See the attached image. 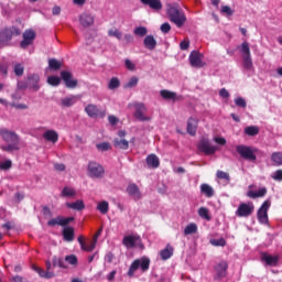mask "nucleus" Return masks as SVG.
I'll return each mask as SVG.
<instances>
[{"mask_svg": "<svg viewBox=\"0 0 282 282\" xmlns=\"http://www.w3.org/2000/svg\"><path fill=\"white\" fill-rule=\"evenodd\" d=\"M0 135L7 145H2V151L7 153H12V151H19V135L13 131L0 130Z\"/></svg>", "mask_w": 282, "mask_h": 282, "instance_id": "obj_1", "label": "nucleus"}, {"mask_svg": "<svg viewBox=\"0 0 282 282\" xmlns=\"http://www.w3.org/2000/svg\"><path fill=\"white\" fill-rule=\"evenodd\" d=\"M167 15L171 23H175L176 28H184V23H186V14L180 9V6L167 4Z\"/></svg>", "mask_w": 282, "mask_h": 282, "instance_id": "obj_2", "label": "nucleus"}, {"mask_svg": "<svg viewBox=\"0 0 282 282\" xmlns=\"http://www.w3.org/2000/svg\"><path fill=\"white\" fill-rule=\"evenodd\" d=\"M14 36H21V29L14 25L3 28L0 30V45L2 47L10 45V41H12Z\"/></svg>", "mask_w": 282, "mask_h": 282, "instance_id": "obj_3", "label": "nucleus"}, {"mask_svg": "<svg viewBox=\"0 0 282 282\" xmlns=\"http://www.w3.org/2000/svg\"><path fill=\"white\" fill-rule=\"evenodd\" d=\"M87 173L91 180H102L105 177V166L96 161H90L87 166Z\"/></svg>", "mask_w": 282, "mask_h": 282, "instance_id": "obj_4", "label": "nucleus"}, {"mask_svg": "<svg viewBox=\"0 0 282 282\" xmlns=\"http://www.w3.org/2000/svg\"><path fill=\"white\" fill-rule=\"evenodd\" d=\"M241 52L243 67L248 72H251V69H254V66L252 64V56L250 55V44L248 42H243L241 44Z\"/></svg>", "mask_w": 282, "mask_h": 282, "instance_id": "obj_5", "label": "nucleus"}, {"mask_svg": "<svg viewBox=\"0 0 282 282\" xmlns=\"http://www.w3.org/2000/svg\"><path fill=\"white\" fill-rule=\"evenodd\" d=\"M236 151L240 158H242V160H247L248 162H257V155L254 154L252 148L240 144L236 147Z\"/></svg>", "mask_w": 282, "mask_h": 282, "instance_id": "obj_6", "label": "nucleus"}, {"mask_svg": "<svg viewBox=\"0 0 282 282\" xmlns=\"http://www.w3.org/2000/svg\"><path fill=\"white\" fill-rule=\"evenodd\" d=\"M254 213V204L252 202L249 203H240L238 209L236 210V217H250Z\"/></svg>", "mask_w": 282, "mask_h": 282, "instance_id": "obj_7", "label": "nucleus"}, {"mask_svg": "<svg viewBox=\"0 0 282 282\" xmlns=\"http://www.w3.org/2000/svg\"><path fill=\"white\" fill-rule=\"evenodd\" d=\"M271 203L270 200H264L261 205V207L257 212V217L259 224H262L263 226L268 225V210H270Z\"/></svg>", "mask_w": 282, "mask_h": 282, "instance_id": "obj_8", "label": "nucleus"}, {"mask_svg": "<svg viewBox=\"0 0 282 282\" xmlns=\"http://www.w3.org/2000/svg\"><path fill=\"white\" fill-rule=\"evenodd\" d=\"M198 151L205 153V155H214L217 152V147L213 145L210 141L206 138H203L197 145Z\"/></svg>", "mask_w": 282, "mask_h": 282, "instance_id": "obj_9", "label": "nucleus"}, {"mask_svg": "<svg viewBox=\"0 0 282 282\" xmlns=\"http://www.w3.org/2000/svg\"><path fill=\"white\" fill-rule=\"evenodd\" d=\"M61 78L66 85L67 89H76V87H78V79L74 78L72 72L62 70Z\"/></svg>", "mask_w": 282, "mask_h": 282, "instance_id": "obj_10", "label": "nucleus"}, {"mask_svg": "<svg viewBox=\"0 0 282 282\" xmlns=\"http://www.w3.org/2000/svg\"><path fill=\"white\" fill-rule=\"evenodd\" d=\"M216 275L214 276L215 281H221L223 279H226L228 275V262L226 261H220L217 263L214 268Z\"/></svg>", "mask_w": 282, "mask_h": 282, "instance_id": "obj_11", "label": "nucleus"}, {"mask_svg": "<svg viewBox=\"0 0 282 282\" xmlns=\"http://www.w3.org/2000/svg\"><path fill=\"white\" fill-rule=\"evenodd\" d=\"M34 39H36V32L33 30H26L22 34V41L20 42V47L25 50V47H30L32 43H34Z\"/></svg>", "mask_w": 282, "mask_h": 282, "instance_id": "obj_12", "label": "nucleus"}, {"mask_svg": "<svg viewBox=\"0 0 282 282\" xmlns=\"http://www.w3.org/2000/svg\"><path fill=\"white\" fill-rule=\"evenodd\" d=\"M134 111V118L140 122H149L151 121V117L144 116L147 113V106L144 104H137Z\"/></svg>", "mask_w": 282, "mask_h": 282, "instance_id": "obj_13", "label": "nucleus"}, {"mask_svg": "<svg viewBox=\"0 0 282 282\" xmlns=\"http://www.w3.org/2000/svg\"><path fill=\"white\" fill-rule=\"evenodd\" d=\"M204 61V54L199 53V51H193L189 54V63L192 65V67H204V65H206V63L203 62Z\"/></svg>", "mask_w": 282, "mask_h": 282, "instance_id": "obj_14", "label": "nucleus"}, {"mask_svg": "<svg viewBox=\"0 0 282 282\" xmlns=\"http://www.w3.org/2000/svg\"><path fill=\"white\" fill-rule=\"evenodd\" d=\"M74 221V217H62L57 216L56 218H53L47 221V226L54 227V226H69Z\"/></svg>", "mask_w": 282, "mask_h": 282, "instance_id": "obj_15", "label": "nucleus"}, {"mask_svg": "<svg viewBox=\"0 0 282 282\" xmlns=\"http://www.w3.org/2000/svg\"><path fill=\"white\" fill-rule=\"evenodd\" d=\"M126 191L130 197H133L134 202L142 199V193L135 183L129 184Z\"/></svg>", "mask_w": 282, "mask_h": 282, "instance_id": "obj_16", "label": "nucleus"}, {"mask_svg": "<svg viewBox=\"0 0 282 282\" xmlns=\"http://www.w3.org/2000/svg\"><path fill=\"white\" fill-rule=\"evenodd\" d=\"M85 112L89 118H98L101 116V118L105 116V112H100V109H98V106L94 104H89L85 107Z\"/></svg>", "mask_w": 282, "mask_h": 282, "instance_id": "obj_17", "label": "nucleus"}, {"mask_svg": "<svg viewBox=\"0 0 282 282\" xmlns=\"http://www.w3.org/2000/svg\"><path fill=\"white\" fill-rule=\"evenodd\" d=\"M160 96L163 98V100H172L173 102L182 100V96H177V93L171 91L169 89H162L160 91Z\"/></svg>", "mask_w": 282, "mask_h": 282, "instance_id": "obj_18", "label": "nucleus"}, {"mask_svg": "<svg viewBox=\"0 0 282 282\" xmlns=\"http://www.w3.org/2000/svg\"><path fill=\"white\" fill-rule=\"evenodd\" d=\"M43 138L47 142H53V144H56V142H58V132H56L55 130H46L43 133Z\"/></svg>", "mask_w": 282, "mask_h": 282, "instance_id": "obj_19", "label": "nucleus"}, {"mask_svg": "<svg viewBox=\"0 0 282 282\" xmlns=\"http://www.w3.org/2000/svg\"><path fill=\"white\" fill-rule=\"evenodd\" d=\"M79 22L83 28H91V25H94V17L83 13L79 18Z\"/></svg>", "mask_w": 282, "mask_h": 282, "instance_id": "obj_20", "label": "nucleus"}, {"mask_svg": "<svg viewBox=\"0 0 282 282\" xmlns=\"http://www.w3.org/2000/svg\"><path fill=\"white\" fill-rule=\"evenodd\" d=\"M197 119L191 117L188 120H187V133L189 135H195V133H197Z\"/></svg>", "mask_w": 282, "mask_h": 282, "instance_id": "obj_21", "label": "nucleus"}, {"mask_svg": "<svg viewBox=\"0 0 282 282\" xmlns=\"http://www.w3.org/2000/svg\"><path fill=\"white\" fill-rule=\"evenodd\" d=\"M200 193L208 198L215 197V189L213 188V186L208 185L207 183H203L200 185Z\"/></svg>", "mask_w": 282, "mask_h": 282, "instance_id": "obj_22", "label": "nucleus"}, {"mask_svg": "<svg viewBox=\"0 0 282 282\" xmlns=\"http://www.w3.org/2000/svg\"><path fill=\"white\" fill-rule=\"evenodd\" d=\"M268 195V188L261 187L258 192L249 191L247 193V197H250L251 199H257L258 197H265Z\"/></svg>", "mask_w": 282, "mask_h": 282, "instance_id": "obj_23", "label": "nucleus"}, {"mask_svg": "<svg viewBox=\"0 0 282 282\" xmlns=\"http://www.w3.org/2000/svg\"><path fill=\"white\" fill-rule=\"evenodd\" d=\"M143 45L144 47H147V50H155V47L158 46V41H155V37L153 35H147L143 41Z\"/></svg>", "mask_w": 282, "mask_h": 282, "instance_id": "obj_24", "label": "nucleus"}, {"mask_svg": "<svg viewBox=\"0 0 282 282\" xmlns=\"http://www.w3.org/2000/svg\"><path fill=\"white\" fill-rule=\"evenodd\" d=\"M143 6H149L151 10H162V1L160 0H140Z\"/></svg>", "mask_w": 282, "mask_h": 282, "instance_id": "obj_25", "label": "nucleus"}, {"mask_svg": "<svg viewBox=\"0 0 282 282\" xmlns=\"http://www.w3.org/2000/svg\"><path fill=\"white\" fill-rule=\"evenodd\" d=\"M77 241L82 248V250H84L85 252H93V250L96 249V241H91V247H87V245H85V237L79 236L77 238Z\"/></svg>", "mask_w": 282, "mask_h": 282, "instance_id": "obj_26", "label": "nucleus"}, {"mask_svg": "<svg viewBox=\"0 0 282 282\" xmlns=\"http://www.w3.org/2000/svg\"><path fill=\"white\" fill-rule=\"evenodd\" d=\"M147 164L150 169H158L160 166V159L155 154L147 156Z\"/></svg>", "mask_w": 282, "mask_h": 282, "instance_id": "obj_27", "label": "nucleus"}, {"mask_svg": "<svg viewBox=\"0 0 282 282\" xmlns=\"http://www.w3.org/2000/svg\"><path fill=\"white\" fill-rule=\"evenodd\" d=\"M140 239L137 236H124L122 239V243L126 248H135V241Z\"/></svg>", "mask_w": 282, "mask_h": 282, "instance_id": "obj_28", "label": "nucleus"}, {"mask_svg": "<svg viewBox=\"0 0 282 282\" xmlns=\"http://www.w3.org/2000/svg\"><path fill=\"white\" fill-rule=\"evenodd\" d=\"M261 259H262V261H264V263L267 265H273L274 267L279 263V257H276V256H270L268 253H263Z\"/></svg>", "mask_w": 282, "mask_h": 282, "instance_id": "obj_29", "label": "nucleus"}, {"mask_svg": "<svg viewBox=\"0 0 282 282\" xmlns=\"http://www.w3.org/2000/svg\"><path fill=\"white\" fill-rule=\"evenodd\" d=\"M113 147L115 149H121L122 151H127V149H129V141H127V139L116 138L113 140Z\"/></svg>", "mask_w": 282, "mask_h": 282, "instance_id": "obj_30", "label": "nucleus"}, {"mask_svg": "<svg viewBox=\"0 0 282 282\" xmlns=\"http://www.w3.org/2000/svg\"><path fill=\"white\" fill-rule=\"evenodd\" d=\"M74 237H75V234H74L73 227H65L63 229L64 241L72 242V241H74Z\"/></svg>", "mask_w": 282, "mask_h": 282, "instance_id": "obj_31", "label": "nucleus"}, {"mask_svg": "<svg viewBox=\"0 0 282 282\" xmlns=\"http://www.w3.org/2000/svg\"><path fill=\"white\" fill-rule=\"evenodd\" d=\"M33 270L35 272H37V274H40V276H42V279H52L54 278V272L52 271H45L43 269H41L40 267L33 265Z\"/></svg>", "mask_w": 282, "mask_h": 282, "instance_id": "obj_32", "label": "nucleus"}, {"mask_svg": "<svg viewBox=\"0 0 282 282\" xmlns=\"http://www.w3.org/2000/svg\"><path fill=\"white\" fill-rule=\"evenodd\" d=\"M173 247H171V245H167L166 248L161 250L160 252L161 259L163 261L171 259V257L173 256Z\"/></svg>", "mask_w": 282, "mask_h": 282, "instance_id": "obj_33", "label": "nucleus"}, {"mask_svg": "<svg viewBox=\"0 0 282 282\" xmlns=\"http://www.w3.org/2000/svg\"><path fill=\"white\" fill-rule=\"evenodd\" d=\"M39 80H41L39 75H31L29 77V83H30L31 88H33V91H39V89H40Z\"/></svg>", "mask_w": 282, "mask_h": 282, "instance_id": "obj_34", "label": "nucleus"}, {"mask_svg": "<svg viewBox=\"0 0 282 282\" xmlns=\"http://www.w3.org/2000/svg\"><path fill=\"white\" fill-rule=\"evenodd\" d=\"M67 208H72V210H83L85 208V203L80 199L75 203H67Z\"/></svg>", "mask_w": 282, "mask_h": 282, "instance_id": "obj_35", "label": "nucleus"}, {"mask_svg": "<svg viewBox=\"0 0 282 282\" xmlns=\"http://www.w3.org/2000/svg\"><path fill=\"white\" fill-rule=\"evenodd\" d=\"M62 107H74L76 105V96L65 97L61 100Z\"/></svg>", "mask_w": 282, "mask_h": 282, "instance_id": "obj_36", "label": "nucleus"}, {"mask_svg": "<svg viewBox=\"0 0 282 282\" xmlns=\"http://www.w3.org/2000/svg\"><path fill=\"white\" fill-rule=\"evenodd\" d=\"M140 269V259L134 260L128 271V276H133L135 274V271Z\"/></svg>", "mask_w": 282, "mask_h": 282, "instance_id": "obj_37", "label": "nucleus"}, {"mask_svg": "<svg viewBox=\"0 0 282 282\" xmlns=\"http://www.w3.org/2000/svg\"><path fill=\"white\" fill-rule=\"evenodd\" d=\"M61 197H76V189L65 186L62 191Z\"/></svg>", "mask_w": 282, "mask_h": 282, "instance_id": "obj_38", "label": "nucleus"}, {"mask_svg": "<svg viewBox=\"0 0 282 282\" xmlns=\"http://www.w3.org/2000/svg\"><path fill=\"white\" fill-rule=\"evenodd\" d=\"M52 261L54 268H63L66 270L67 264H65V261L62 258L54 256Z\"/></svg>", "mask_w": 282, "mask_h": 282, "instance_id": "obj_39", "label": "nucleus"}, {"mask_svg": "<svg viewBox=\"0 0 282 282\" xmlns=\"http://www.w3.org/2000/svg\"><path fill=\"white\" fill-rule=\"evenodd\" d=\"M245 133H246V135H250V137L259 135V127L249 126V127L245 128Z\"/></svg>", "mask_w": 282, "mask_h": 282, "instance_id": "obj_40", "label": "nucleus"}, {"mask_svg": "<svg viewBox=\"0 0 282 282\" xmlns=\"http://www.w3.org/2000/svg\"><path fill=\"white\" fill-rule=\"evenodd\" d=\"M97 210H99L101 215H107V213H109V203L106 200H102L97 205Z\"/></svg>", "mask_w": 282, "mask_h": 282, "instance_id": "obj_41", "label": "nucleus"}, {"mask_svg": "<svg viewBox=\"0 0 282 282\" xmlns=\"http://www.w3.org/2000/svg\"><path fill=\"white\" fill-rule=\"evenodd\" d=\"M271 160L275 166H282V153L281 152L272 153Z\"/></svg>", "mask_w": 282, "mask_h": 282, "instance_id": "obj_42", "label": "nucleus"}, {"mask_svg": "<svg viewBox=\"0 0 282 282\" xmlns=\"http://www.w3.org/2000/svg\"><path fill=\"white\" fill-rule=\"evenodd\" d=\"M48 67L50 69H53V72H58V69H61V62H58L56 58H50Z\"/></svg>", "mask_w": 282, "mask_h": 282, "instance_id": "obj_43", "label": "nucleus"}, {"mask_svg": "<svg viewBox=\"0 0 282 282\" xmlns=\"http://www.w3.org/2000/svg\"><path fill=\"white\" fill-rule=\"evenodd\" d=\"M195 232H197V225L195 223L187 225L184 229V235H195Z\"/></svg>", "mask_w": 282, "mask_h": 282, "instance_id": "obj_44", "label": "nucleus"}, {"mask_svg": "<svg viewBox=\"0 0 282 282\" xmlns=\"http://www.w3.org/2000/svg\"><path fill=\"white\" fill-rule=\"evenodd\" d=\"M151 265V260L149 258H142L140 260V268L142 270V272H147V270H149Z\"/></svg>", "mask_w": 282, "mask_h": 282, "instance_id": "obj_45", "label": "nucleus"}, {"mask_svg": "<svg viewBox=\"0 0 282 282\" xmlns=\"http://www.w3.org/2000/svg\"><path fill=\"white\" fill-rule=\"evenodd\" d=\"M47 83L52 87H58L61 85V77H58V76H50L47 78Z\"/></svg>", "mask_w": 282, "mask_h": 282, "instance_id": "obj_46", "label": "nucleus"}, {"mask_svg": "<svg viewBox=\"0 0 282 282\" xmlns=\"http://www.w3.org/2000/svg\"><path fill=\"white\" fill-rule=\"evenodd\" d=\"M134 34H135V36H147V34H148V30H147V26H138V28H135L134 29Z\"/></svg>", "mask_w": 282, "mask_h": 282, "instance_id": "obj_47", "label": "nucleus"}, {"mask_svg": "<svg viewBox=\"0 0 282 282\" xmlns=\"http://www.w3.org/2000/svg\"><path fill=\"white\" fill-rule=\"evenodd\" d=\"M198 215L199 217H202L203 219H206L207 221H210V215H208V208L206 207H200L198 209Z\"/></svg>", "mask_w": 282, "mask_h": 282, "instance_id": "obj_48", "label": "nucleus"}, {"mask_svg": "<svg viewBox=\"0 0 282 282\" xmlns=\"http://www.w3.org/2000/svg\"><path fill=\"white\" fill-rule=\"evenodd\" d=\"M65 261L69 265H78V257H76L75 254L66 256Z\"/></svg>", "mask_w": 282, "mask_h": 282, "instance_id": "obj_49", "label": "nucleus"}, {"mask_svg": "<svg viewBox=\"0 0 282 282\" xmlns=\"http://www.w3.org/2000/svg\"><path fill=\"white\" fill-rule=\"evenodd\" d=\"M120 87V79L112 77L108 84V89H118Z\"/></svg>", "mask_w": 282, "mask_h": 282, "instance_id": "obj_50", "label": "nucleus"}, {"mask_svg": "<svg viewBox=\"0 0 282 282\" xmlns=\"http://www.w3.org/2000/svg\"><path fill=\"white\" fill-rule=\"evenodd\" d=\"M216 176L218 180H226V182H230V174H228V172L218 170Z\"/></svg>", "mask_w": 282, "mask_h": 282, "instance_id": "obj_51", "label": "nucleus"}, {"mask_svg": "<svg viewBox=\"0 0 282 282\" xmlns=\"http://www.w3.org/2000/svg\"><path fill=\"white\" fill-rule=\"evenodd\" d=\"M210 243H212V246L224 248L226 246V239H224V238L212 239Z\"/></svg>", "mask_w": 282, "mask_h": 282, "instance_id": "obj_52", "label": "nucleus"}, {"mask_svg": "<svg viewBox=\"0 0 282 282\" xmlns=\"http://www.w3.org/2000/svg\"><path fill=\"white\" fill-rule=\"evenodd\" d=\"M108 35L113 36L115 39H118V41L122 40V32H120V30L118 29L109 30Z\"/></svg>", "mask_w": 282, "mask_h": 282, "instance_id": "obj_53", "label": "nucleus"}, {"mask_svg": "<svg viewBox=\"0 0 282 282\" xmlns=\"http://www.w3.org/2000/svg\"><path fill=\"white\" fill-rule=\"evenodd\" d=\"M236 107H241L242 109H246L248 107V102H246V99L243 97H237L235 99Z\"/></svg>", "mask_w": 282, "mask_h": 282, "instance_id": "obj_54", "label": "nucleus"}, {"mask_svg": "<svg viewBox=\"0 0 282 282\" xmlns=\"http://www.w3.org/2000/svg\"><path fill=\"white\" fill-rule=\"evenodd\" d=\"M12 169V161L6 160L4 162L0 163V171H10Z\"/></svg>", "mask_w": 282, "mask_h": 282, "instance_id": "obj_55", "label": "nucleus"}, {"mask_svg": "<svg viewBox=\"0 0 282 282\" xmlns=\"http://www.w3.org/2000/svg\"><path fill=\"white\" fill-rule=\"evenodd\" d=\"M139 78L138 77H131L129 79V82L126 84V87H128L129 89L133 88V87H137L138 86V83H139Z\"/></svg>", "mask_w": 282, "mask_h": 282, "instance_id": "obj_56", "label": "nucleus"}, {"mask_svg": "<svg viewBox=\"0 0 282 282\" xmlns=\"http://www.w3.org/2000/svg\"><path fill=\"white\" fill-rule=\"evenodd\" d=\"M96 148L99 150V151H109V149H111V144H109L108 142H102V143H98L96 145Z\"/></svg>", "mask_w": 282, "mask_h": 282, "instance_id": "obj_57", "label": "nucleus"}, {"mask_svg": "<svg viewBox=\"0 0 282 282\" xmlns=\"http://www.w3.org/2000/svg\"><path fill=\"white\" fill-rule=\"evenodd\" d=\"M124 65H126L127 69H129V72H135V64H133V62H131V59L127 58L124 61Z\"/></svg>", "mask_w": 282, "mask_h": 282, "instance_id": "obj_58", "label": "nucleus"}, {"mask_svg": "<svg viewBox=\"0 0 282 282\" xmlns=\"http://www.w3.org/2000/svg\"><path fill=\"white\" fill-rule=\"evenodd\" d=\"M272 180L275 182H282V170H278L272 174Z\"/></svg>", "mask_w": 282, "mask_h": 282, "instance_id": "obj_59", "label": "nucleus"}, {"mask_svg": "<svg viewBox=\"0 0 282 282\" xmlns=\"http://www.w3.org/2000/svg\"><path fill=\"white\" fill-rule=\"evenodd\" d=\"M24 72L23 65L21 64H15L14 66V74L15 76H21Z\"/></svg>", "mask_w": 282, "mask_h": 282, "instance_id": "obj_60", "label": "nucleus"}, {"mask_svg": "<svg viewBox=\"0 0 282 282\" xmlns=\"http://www.w3.org/2000/svg\"><path fill=\"white\" fill-rule=\"evenodd\" d=\"M161 32L163 34H169L171 32V24L169 22H165L161 25Z\"/></svg>", "mask_w": 282, "mask_h": 282, "instance_id": "obj_61", "label": "nucleus"}, {"mask_svg": "<svg viewBox=\"0 0 282 282\" xmlns=\"http://www.w3.org/2000/svg\"><path fill=\"white\" fill-rule=\"evenodd\" d=\"M221 12L224 14H227L228 17H232V14H234L232 9L230 7H228V6H223L221 7Z\"/></svg>", "mask_w": 282, "mask_h": 282, "instance_id": "obj_62", "label": "nucleus"}, {"mask_svg": "<svg viewBox=\"0 0 282 282\" xmlns=\"http://www.w3.org/2000/svg\"><path fill=\"white\" fill-rule=\"evenodd\" d=\"M188 47H191V41L184 40L181 42V44H180L181 50L186 51V50H188Z\"/></svg>", "mask_w": 282, "mask_h": 282, "instance_id": "obj_63", "label": "nucleus"}, {"mask_svg": "<svg viewBox=\"0 0 282 282\" xmlns=\"http://www.w3.org/2000/svg\"><path fill=\"white\" fill-rule=\"evenodd\" d=\"M219 96H220V98H230V93H228V90L226 88H221L219 90Z\"/></svg>", "mask_w": 282, "mask_h": 282, "instance_id": "obj_64", "label": "nucleus"}]
</instances>
